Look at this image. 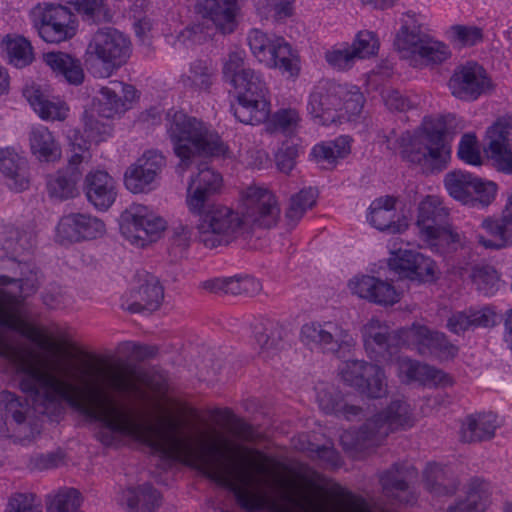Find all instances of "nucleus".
<instances>
[{
	"instance_id": "f257e3e1",
	"label": "nucleus",
	"mask_w": 512,
	"mask_h": 512,
	"mask_svg": "<svg viewBox=\"0 0 512 512\" xmlns=\"http://www.w3.org/2000/svg\"><path fill=\"white\" fill-rule=\"evenodd\" d=\"M279 215L275 195L266 188L250 186L242 195L241 212L219 206L202 218L199 240L208 248L227 245L238 237L252 235L256 228L273 227Z\"/></svg>"
},
{
	"instance_id": "f03ea898",
	"label": "nucleus",
	"mask_w": 512,
	"mask_h": 512,
	"mask_svg": "<svg viewBox=\"0 0 512 512\" xmlns=\"http://www.w3.org/2000/svg\"><path fill=\"white\" fill-rule=\"evenodd\" d=\"M231 491L239 507L245 512H372L367 503L335 484L332 493L344 504L343 510L331 509L320 498L307 494L299 496L284 493L285 506L277 504L265 491L260 481H213Z\"/></svg>"
},
{
	"instance_id": "7ed1b4c3",
	"label": "nucleus",
	"mask_w": 512,
	"mask_h": 512,
	"mask_svg": "<svg viewBox=\"0 0 512 512\" xmlns=\"http://www.w3.org/2000/svg\"><path fill=\"white\" fill-rule=\"evenodd\" d=\"M168 135L173 150L180 159L179 168L185 171L196 156H221L226 153L227 146L220 136L208 129L199 119L182 111L167 114Z\"/></svg>"
},
{
	"instance_id": "20e7f679",
	"label": "nucleus",
	"mask_w": 512,
	"mask_h": 512,
	"mask_svg": "<svg viewBox=\"0 0 512 512\" xmlns=\"http://www.w3.org/2000/svg\"><path fill=\"white\" fill-rule=\"evenodd\" d=\"M413 426L412 409L404 400H394L388 407L368 419L359 429L344 431L340 436L343 449L350 453L364 452L379 445L390 432Z\"/></svg>"
},
{
	"instance_id": "39448f33",
	"label": "nucleus",
	"mask_w": 512,
	"mask_h": 512,
	"mask_svg": "<svg viewBox=\"0 0 512 512\" xmlns=\"http://www.w3.org/2000/svg\"><path fill=\"white\" fill-rule=\"evenodd\" d=\"M454 119L452 114L425 119L422 132L403 150V158L431 172L443 170L450 158L447 133Z\"/></svg>"
},
{
	"instance_id": "423d86ee",
	"label": "nucleus",
	"mask_w": 512,
	"mask_h": 512,
	"mask_svg": "<svg viewBox=\"0 0 512 512\" xmlns=\"http://www.w3.org/2000/svg\"><path fill=\"white\" fill-rule=\"evenodd\" d=\"M129 38L112 27L98 29L86 49L88 70L98 78H108L128 61Z\"/></svg>"
},
{
	"instance_id": "0eeeda50",
	"label": "nucleus",
	"mask_w": 512,
	"mask_h": 512,
	"mask_svg": "<svg viewBox=\"0 0 512 512\" xmlns=\"http://www.w3.org/2000/svg\"><path fill=\"white\" fill-rule=\"evenodd\" d=\"M8 274L0 275V326L26 335L27 324L22 320L19 308L28 265L13 258L4 261Z\"/></svg>"
},
{
	"instance_id": "6e6552de",
	"label": "nucleus",
	"mask_w": 512,
	"mask_h": 512,
	"mask_svg": "<svg viewBox=\"0 0 512 512\" xmlns=\"http://www.w3.org/2000/svg\"><path fill=\"white\" fill-rule=\"evenodd\" d=\"M33 27L47 43H60L73 38L77 31L74 14L61 4L43 3L30 13Z\"/></svg>"
},
{
	"instance_id": "1a4fd4ad",
	"label": "nucleus",
	"mask_w": 512,
	"mask_h": 512,
	"mask_svg": "<svg viewBox=\"0 0 512 512\" xmlns=\"http://www.w3.org/2000/svg\"><path fill=\"white\" fill-rule=\"evenodd\" d=\"M301 341L311 349L344 358L354 346V339L340 324L333 321L309 322L302 326Z\"/></svg>"
},
{
	"instance_id": "9d476101",
	"label": "nucleus",
	"mask_w": 512,
	"mask_h": 512,
	"mask_svg": "<svg viewBox=\"0 0 512 512\" xmlns=\"http://www.w3.org/2000/svg\"><path fill=\"white\" fill-rule=\"evenodd\" d=\"M402 328L391 330L378 319H371L362 328V338L368 357L377 363L392 362L398 348L404 343Z\"/></svg>"
},
{
	"instance_id": "9b49d317",
	"label": "nucleus",
	"mask_w": 512,
	"mask_h": 512,
	"mask_svg": "<svg viewBox=\"0 0 512 512\" xmlns=\"http://www.w3.org/2000/svg\"><path fill=\"white\" fill-rule=\"evenodd\" d=\"M121 230L123 235L132 243L144 247L156 241L165 229V220L155 216L144 205H132L122 215Z\"/></svg>"
},
{
	"instance_id": "f8f14e48",
	"label": "nucleus",
	"mask_w": 512,
	"mask_h": 512,
	"mask_svg": "<svg viewBox=\"0 0 512 512\" xmlns=\"http://www.w3.org/2000/svg\"><path fill=\"white\" fill-rule=\"evenodd\" d=\"M343 93L345 85L329 80L314 87L309 96L308 111L316 123L328 126L340 120Z\"/></svg>"
},
{
	"instance_id": "ddd939ff",
	"label": "nucleus",
	"mask_w": 512,
	"mask_h": 512,
	"mask_svg": "<svg viewBox=\"0 0 512 512\" xmlns=\"http://www.w3.org/2000/svg\"><path fill=\"white\" fill-rule=\"evenodd\" d=\"M222 183V177L210 167L199 169L198 174L193 177L187 188L186 204L191 214L199 216L197 229L202 218L214 207L211 197L215 195Z\"/></svg>"
},
{
	"instance_id": "4468645a",
	"label": "nucleus",
	"mask_w": 512,
	"mask_h": 512,
	"mask_svg": "<svg viewBox=\"0 0 512 512\" xmlns=\"http://www.w3.org/2000/svg\"><path fill=\"white\" fill-rule=\"evenodd\" d=\"M73 147V155L68 165L47 177V190L51 198L64 201L79 194L78 183L82 178L80 165L85 159L84 153L88 148L85 141L83 145L73 143Z\"/></svg>"
},
{
	"instance_id": "2eb2a0df",
	"label": "nucleus",
	"mask_w": 512,
	"mask_h": 512,
	"mask_svg": "<svg viewBox=\"0 0 512 512\" xmlns=\"http://www.w3.org/2000/svg\"><path fill=\"white\" fill-rule=\"evenodd\" d=\"M29 402L9 391L0 392V421L13 429L20 437L32 438L40 433L38 424L34 421Z\"/></svg>"
},
{
	"instance_id": "dca6fc26",
	"label": "nucleus",
	"mask_w": 512,
	"mask_h": 512,
	"mask_svg": "<svg viewBox=\"0 0 512 512\" xmlns=\"http://www.w3.org/2000/svg\"><path fill=\"white\" fill-rule=\"evenodd\" d=\"M453 96L464 101H474L492 89L485 69L476 62H467L455 69L449 80Z\"/></svg>"
},
{
	"instance_id": "f3484780",
	"label": "nucleus",
	"mask_w": 512,
	"mask_h": 512,
	"mask_svg": "<svg viewBox=\"0 0 512 512\" xmlns=\"http://www.w3.org/2000/svg\"><path fill=\"white\" fill-rule=\"evenodd\" d=\"M404 343L413 346L421 355H435L439 358H453L458 353V348L449 342L442 332L431 330L427 326L412 324L410 327L402 328Z\"/></svg>"
},
{
	"instance_id": "a211bd4d",
	"label": "nucleus",
	"mask_w": 512,
	"mask_h": 512,
	"mask_svg": "<svg viewBox=\"0 0 512 512\" xmlns=\"http://www.w3.org/2000/svg\"><path fill=\"white\" fill-rule=\"evenodd\" d=\"M512 117L499 118L486 133L485 152L497 170L512 173Z\"/></svg>"
},
{
	"instance_id": "6ab92c4d",
	"label": "nucleus",
	"mask_w": 512,
	"mask_h": 512,
	"mask_svg": "<svg viewBox=\"0 0 512 512\" xmlns=\"http://www.w3.org/2000/svg\"><path fill=\"white\" fill-rule=\"evenodd\" d=\"M388 266L399 278H408L420 282L434 279V261L417 251L399 250L394 252L388 260Z\"/></svg>"
},
{
	"instance_id": "aec40b11",
	"label": "nucleus",
	"mask_w": 512,
	"mask_h": 512,
	"mask_svg": "<svg viewBox=\"0 0 512 512\" xmlns=\"http://www.w3.org/2000/svg\"><path fill=\"white\" fill-rule=\"evenodd\" d=\"M105 232V224L86 213H70L63 216L57 226V234L63 240L80 242L96 239Z\"/></svg>"
},
{
	"instance_id": "412c9836",
	"label": "nucleus",
	"mask_w": 512,
	"mask_h": 512,
	"mask_svg": "<svg viewBox=\"0 0 512 512\" xmlns=\"http://www.w3.org/2000/svg\"><path fill=\"white\" fill-rule=\"evenodd\" d=\"M163 297V288L157 278L147 274L137 288L125 295L122 307L131 313H151L160 307Z\"/></svg>"
},
{
	"instance_id": "4be33fe9",
	"label": "nucleus",
	"mask_w": 512,
	"mask_h": 512,
	"mask_svg": "<svg viewBox=\"0 0 512 512\" xmlns=\"http://www.w3.org/2000/svg\"><path fill=\"white\" fill-rule=\"evenodd\" d=\"M481 227L491 239L478 235V242L487 249L500 250L512 245V203L507 198L506 205L500 217H486Z\"/></svg>"
},
{
	"instance_id": "5701e85b",
	"label": "nucleus",
	"mask_w": 512,
	"mask_h": 512,
	"mask_svg": "<svg viewBox=\"0 0 512 512\" xmlns=\"http://www.w3.org/2000/svg\"><path fill=\"white\" fill-rule=\"evenodd\" d=\"M352 293L379 305H393L399 300L394 286L374 276L363 275L349 282Z\"/></svg>"
},
{
	"instance_id": "b1692460",
	"label": "nucleus",
	"mask_w": 512,
	"mask_h": 512,
	"mask_svg": "<svg viewBox=\"0 0 512 512\" xmlns=\"http://www.w3.org/2000/svg\"><path fill=\"white\" fill-rule=\"evenodd\" d=\"M83 189L87 200L99 210H107L115 202L117 196L115 180L102 170L88 173Z\"/></svg>"
},
{
	"instance_id": "393cba45",
	"label": "nucleus",
	"mask_w": 512,
	"mask_h": 512,
	"mask_svg": "<svg viewBox=\"0 0 512 512\" xmlns=\"http://www.w3.org/2000/svg\"><path fill=\"white\" fill-rule=\"evenodd\" d=\"M236 0H198L195 10L203 18L210 19L223 34L235 29Z\"/></svg>"
},
{
	"instance_id": "a878e982",
	"label": "nucleus",
	"mask_w": 512,
	"mask_h": 512,
	"mask_svg": "<svg viewBox=\"0 0 512 512\" xmlns=\"http://www.w3.org/2000/svg\"><path fill=\"white\" fill-rule=\"evenodd\" d=\"M395 198L391 196L381 197L372 202L367 216L372 226L380 231L392 234L401 233L407 228V222L401 220L395 209Z\"/></svg>"
},
{
	"instance_id": "bb28decb",
	"label": "nucleus",
	"mask_w": 512,
	"mask_h": 512,
	"mask_svg": "<svg viewBox=\"0 0 512 512\" xmlns=\"http://www.w3.org/2000/svg\"><path fill=\"white\" fill-rule=\"evenodd\" d=\"M0 171L8 187L16 192L26 190L30 184L28 162L10 149H0Z\"/></svg>"
},
{
	"instance_id": "cd10ccee",
	"label": "nucleus",
	"mask_w": 512,
	"mask_h": 512,
	"mask_svg": "<svg viewBox=\"0 0 512 512\" xmlns=\"http://www.w3.org/2000/svg\"><path fill=\"white\" fill-rule=\"evenodd\" d=\"M448 210L435 196H427L418 206L416 225L422 238L448 223Z\"/></svg>"
},
{
	"instance_id": "c85d7f7f",
	"label": "nucleus",
	"mask_w": 512,
	"mask_h": 512,
	"mask_svg": "<svg viewBox=\"0 0 512 512\" xmlns=\"http://www.w3.org/2000/svg\"><path fill=\"white\" fill-rule=\"evenodd\" d=\"M497 427V416L492 412L470 414L462 422L460 440L464 443L489 440Z\"/></svg>"
},
{
	"instance_id": "c756f323",
	"label": "nucleus",
	"mask_w": 512,
	"mask_h": 512,
	"mask_svg": "<svg viewBox=\"0 0 512 512\" xmlns=\"http://www.w3.org/2000/svg\"><path fill=\"white\" fill-rule=\"evenodd\" d=\"M254 339L260 354L274 355L284 346L285 329L270 319L258 320L253 324Z\"/></svg>"
},
{
	"instance_id": "7c9ffc66",
	"label": "nucleus",
	"mask_w": 512,
	"mask_h": 512,
	"mask_svg": "<svg viewBox=\"0 0 512 512\" xmlns=\"http://www.w3.org/2000/svg\"><path fill=\"white\" fill-rule=\"evenodd\" d=\"M23 95L40 118L51 121L66 119L68 107L63 101L49 98L34 86L26 88Z\"/></svg>"
},
{
	"instance_id": "2f4dec72",
	"label": "nucleus",
	"mask_w": 512,
	"mask_h": 512,
	"mask_svg": "<svg viewBox=\"0 0 512 512\" xmlns=\"http://www.w3.org/2000/svg\"><path fill=\"white\" fill-rule=\"evenodd\" d=\"M205 290L214 293L255 296L261 290V284L251 276L216 278L202 283Z\"/></svg>"
},
{
	"instance_id": "473e14b6",
	"label": "nucleus",
	"mask_w": 512,
	"mask_h": 512,
	"mask_svg": "<svg viewBox=\"0 0 512 512\" xmlns=\"http://www.w3.org/2000/svg\"><path fill=\"white\" fill-rule=\"evenodd\" d=\"M122 501L129 512H156L161 505V495L151 484L144 483L123 491Z\"/></svg>"
},
{
	"instance_id": "72a5a7b5",
	"label": "nucleus",
	"mask_w": 512,
	"mask_h": 512,
	"mask_svg": "<svg viewBox=\"0 0 512 512\" xmlns=\"http://www.w3.org/2000/svg\"><path fill=\"white\" fill-rule=\"evenodd\" d=\"M398 370L401 376H405L407 381L431 380L436 384L443 386L452 383L451 377L433 366L421 364L418 361L407 357L397 358Z\"/></svg>"
},
{
	"instance_id": "f704fd0d",
	"label": "nucleus",
	"mask_w": 512,
	"mask_h": 512,
	"mask_svg": "<svg viewBox=\"0 0 512 512\" xmlns=\"http://www.w3.org/2000/svg\"><path fill=\"white\" fill-rule=\"evenodd\" d=\"M380 483L386 497L402 504H412L415 501V496L410 491L406 481L405 473L398 464H394L380 475Z\"/></svg>"
},
{
	"instance_id": "c9c22d12",
	"label": "nucleus",
	"mask_w": 512,
	"mask_h": 512,
	"mask_svg": "<svg viewBox=\"0 0 512 512\" xmlns=\"http://www.w3.org/2000/svg\"><path fill=\"white\" fill-rule=\"evenodd\" d=\"M217 77V69L211 60L197 59L189 67L188 73L180 77L181 84L193 91H210Z\"/></svg>"
},
{
	"instance_id": "e433bc0d",
	"label": "nucleus",
	"mask_w": 512,
	"mask_h": 512,
	"mask_svg": "<svg viewBox=\"0 0 512 512\" xmlns=\"http://www.w3.org/2000/svg\"><path fill=\"white\" fill-rule=\"evenodd\" d=\"M230 110L239 122L258 125L268 119L270 103L268 100H255L238 95L237 102L231 105Z\"/></svg>"
},
{
	"instance_id": "4c0bfd02",
	"label": "nucleus",
	"mask_w": 512,
	"mask_h": 512,
	"mask_svg": "<svg viewBox=\"0 0 512 512\" xmlns=\"http://www.w3.org/2000/svg\"><path fill=\"white\" fill-rule=\"evenodd\" d=\"M490 485L488 482L472 479L466 497L448 507L449 512H484L489 502Z\"/></svg>"
},
{
	"instance_id": "58836bf2",
	"label": "nucleus",
	"mask_w": 512,
	"mask_h": 512,
	"mask_svg": "<svg viewBox=\"0 0 512 512\" xmlns=\"http://www.w3.org/2000/svg\"><path fill=\"white\" fill-rule=\"evenodd\" d=\"M492 325H494V313L488 308L455 312L449 317L447 322L448 329L455 334H461L477 327H489Z\"/></svg>"
},
{
	"instance_id": "ea45409f",
	"label": "nucleus",
	"mask_w": 512,
	"mask_h": 512,
	"mask_svg": "<svg viewBox=\"0 0 512 512\" xmlns=\"http://www.w3.org/2000/svg\"><path fill=\"white\" fill-rule=\"evenodd\" d=\"M268 54L272 59L270 63H264L267 67L278 68L282 73H287L289 76L298 75L297 55L283 37L273 35V42Z\"/></svg>"
},
{
	"instance_id": "a19ab883",
	"label": "nucleus",
	"mask_w": 512,
	"mask_h": 512,
	"mask_svg": "<svg viewBox=\"0 0 512 512\" xmlns=\"http://www.w3.org/2000/svg\"><path fill=\"white\" fill-rule=\"evenodd\" d=\"M30 148L40 161L54 162L61 156V149L47 127H34L30 132Z\"/></svg>"
},
{
	"instance_id": "79ce46f5",
	"label": "nucleus",
	"mask_w": 512,
	"mask_h": 512,
	"mask_svg": "<svg viewBox=\"0 0 512 512\" xmlns=\"http://www.w3.org/2000/svg\"><path fill=\"white\" fill-rule=\"evenodd\" d=\"M45 63L67 82L79 85L84 80V72L78 59L63 52H50L44 55Z\"/></svg>"
},
{
	"instance_id": "37998d69",
	"label": "nucleus",
	"mask_w": 512,
	"mask_h": 512,
	"mask_svg": "<svg viewBox=\"0 0 512 512\" xmlns=\"http://www.w3.org/2000/svg\"><path fill=\"white\" fill-rule=\"evenodd\" d=\"M477 176L462 171L454 170L446 174L444 183L451 197L464 203L470 204L473 201L472 190H475Z\"/></svg>"
},
{
	"instance_id": "c03bdc74",
	"label": "nucleus",
	"mask_w": 512,
	"mask_h": 512,
	"mask_svg": "<svg viewBox=\"0 0 512 512\" xmlns=\"http://www.w3.org/2000/svg\"><path fill=\"white\" fill-rule=\"evenodd\" d=\"M427 35L416 24H404L395 36L394 47L401 57L409 58L418 54Z\"/></svg>"
},
{
	"instance_id": "a18cd8bd",
	"label": "nucleus",
	"mask_w": 512,
	"mask_h": 512,
	"mask_svg": "<svg viewBox=\"0 0 512 512\" xmlns=\"http://www.w3.org/2000/svg\"><path fill=\"white\" fill-rule=\"evenodd\" d=\"M87 24H102L112 21L113 13L104 0H68Z\"/></svg>"
},
{
	"instance_id": "49530a36",
	"label": "nucleus",
	"mask_w": 512,
	"mask_h": 512,
	"mask_svg": "<svg viewBox=\"0 0 512 512\" xmlns=\"http://www.w3.org/2000/svg\"><path fill=\"white\" fill-rule=\"evenodd\" d=\"M350 153V140L340 136L335 140L322 142L313 147L311 155L317 163L333 165L338 159L346 157Z\"/></svg>"
},
{
	"instance_id": "de8ad7c7",
	"label": "nucleus",
	"mask_w": 512,
	"mask_h": 512,
	"mask_svg": "<svg viewBox=\"0 0 512 512\" xmlns=\"http://www.w3.org/2000/svg\"><path fill=\"white\" fill-rule=\"evenodd\" d=\"M95 101L98 114L107 119L113 118L115 115L124 113L127 110L125 100L116 91L113 81L108 86L100 88Z\"/></svg>"
},
{
	"instance_id": "09e8293b",
	"label": "nucleus",
	"mask_w": 512,
	"mask_h": 512,
	"mask_svg": "<svg viewBox=\"0 0 512 512\" xmlns=\"http://www.w3.org/2000/svg\"><path fill=\"white\" fill-rule=\"evenodd\" d=\"M425 480L430 492L438 496L452 495L458 487L456 481L448 479L445 469L437 463L427 465Z\"/></svg>"
},
{
	"instance_id": "8fccbe9b",
	"label": "nucleus",
	"mask_w": 512,
	"mask_h": 512,
	"mask_svg": "<svg viewBox=\"0 0 512 512\" xmlns=\"http://www.w3.org/2000/svg\"><path fill=\"white\" fill-rule=\"evenodd\" d=\"M232 87L238 90L239 96H246L248 98H254L255 100H267L266 84L261 75L253 69L246 71L241 78H238L237 82L233 84Z\"/></svg>"
},
{
	"instance_id": "3c124183",
	"label": "nucleus",
	"mask_w": 512,
	"mask_h": 512,
	"mask_svg": "<svg viewBox=\"0 0 512 512\" xmlns=\"http://www.w3.org/2000/svg\"><path fill=\"white\" fill-rule=\"evenodd\" d=\"M432 249L439 253H448L456 251L461 246L460 235L453 231L449 223L443 225L440 229L436 230L431 235L423 238Z\"/></svg>"
},
{
	"instance_id": "603ef678",
	"label": "nucleus",
	"mask_w": 512,
	"mask_h": 512,
	"mask_svg": "<svg viewBox=\"0 0 512 512\" xmlns=\"http://www.w3.org/2000/svg\"><path fill=\"white\" fill-rule=\"evenodd\" d=\"M81 494L74 488L59 490L47 503V512H82Z\"/></svg>"
},
{
	"instance_id": "864d4df0",
	"label": "nucleus",
	"mask_w": 512,
	"mask_h": 512,
	"mask_svg": "<svg viewBox=\"0 0 512 512\" xmlns=\"http://www.w3.org/2000/svg\"><path fill=\"white\" fill-rule=\"evenodd\" d=\"M316 202V192L312 188H305L293 195L286 211V218L293 226L303 217L305 212L312 208Z\"/></svg>"
},
{
	"instance_id": "5fc2aeb1",
	"label": "nucleus",
	"mask_w": 512,
	"mask_h": 512,
	"mask_svg": "<svg viewBox=\"0 0 512 512\" xmlns=\"http://www.w3.org/2000/svg\"><path fill=\"white\" fill-rule=\"evenodd\" d=\"M300 449L306 451L312 460H319L324 468L337 469L342 466L341 456L333 446L316 445L307 442L302 443Z\"/></svg>"
},
{
	"instance_id": "6e6d98bb",
	"label": "nucleus",
	"mask_w": 512,
	"mask_h": 512,
	"mask_svg": "<svg viewBox=\"0 0 512 512\" xmlns=\"http://www.w3.org/2000/svg\"><path fill=\"white\" fill-rule=\"evenodd\" d=\"M7 54L9 62L17 68L29 65L34 59L31 43L22 36L7 41Z\"/></svg>"
},
{
	"instance_id": "4d7b16f0",
	"label": "nucleus",
	"mask_w": 512,
	"mask_h": 512,
	"mask_svg": "<svg viewBox=\"0 0 512 512\" xmlns=\"http://www.w3.org/2000/svg\"><path fill=\"white\" fill-rule=\"evenodd\" d=\"M156 180L149 169L143 168L137 161L125 172L124 183L128 190L133 193H141L151 189V184Z\"/></svg>"
},
{
	"instance_id": "13d9d810",
	"label": "nucleus",
	"mask_w": 512,
	"mask_h": 512,
	"mask_svg": "<svg viewBox=\"0 0 512 512\" xmlns=\"http://www.w3.org/2000/svg\"><path fill=\"white\" fill-rule=\"evenodd\" d=\"M363 385L357 387V391L371 398H380L386 393L384 383V371L378 364L367 367L366 377L363 378Z\"/></svg>"
},
{
	"instance_id": "bf43d9fd",
	"label": "nucleus",
	"mask_w": 512,
	"mask_h": 512,
	"mask_svg": "<svg viewBox=\"0 0 512 512\" xmlns=\"http://www.w3.org/2000/svg\"><path fill=\"white\" fill-rule=\"evenodd\" d=\"M32 247L30 235L15 227H7L2 237V248L11 255H20Z\"/></svg>"
},
{
	"instance_id": "052dcab7",
	"label": "nucleus",
	"mask_w": 512,
	"mask_h": 512,
	"mask_svg": "<svg viewBox=\"0 0 512 512\" xmlns=\"http://www.w3.org/2000/svg\"><path fill=\"white\" fill-rule=\"evenodd\" d=\"M4 512H42V506L34 493L16 492L8 498Z\"/></svg>"
},
{
	"instance_id": "680f3d73",
	"label": "nucleus",
	"mask_w": 512,
	"mask_h": 512,
	"mask_svg": "<svg viewBox=\"0 0 512 512\" xmlns=\"http://www.w3.org/2000/svg\"><path fill=\"white\" fill-rule=\"evenodd\" d=\"M450 54V50L446 44L434 40L427 35L417 55L427 63L440 64L446 61L450 57Z\"/></svg>"
},
{
	"instance_id": "e2e57ef3",
	"label": "nucleus",
	"mask_w": 512,
	"mask_h": 512,
	"mask_svg": "<svg viewBox=\"0 0 512 512\" xmlns=\"http://www.w3.org/2000/svg\"><path fill=\"white\" fill-rule=\"evenodd\" d=\"M247 41L251 52L261 63H270L271 56L268 54L273 42V35L268 36L259 29H253L249 32Z\"/></svg>"
},
{
	"instance_id": "0e129e2a",
	"label": "nucleus",
	"mask_w": 512,
	"mask_h": 512,
	"mask_svg": "<svg viewBox=\"0 0 512 512\" xmlns=\"http://www.w3.org/2000/svg\"><path fill=\"white\" fill-rule=\"evenodd\" d=\"M245 53L243 51H234L229 53L228 58L223 64V79L231 86L235 84L238 78H241L246 71L251 68L246 67L244 61Z\"/></svg>"
},
{
	"instance_id": "69168bd1",
	"label": "nucleus",
	"mask_w": 512,
	"mask_h": 512,
	"mask_svg": "<svg viewBox=\"0 0 512 512\" xmlns=\"http://www.w3.org/2000/svg\"><path fill=\"white\" fill-rule=\"evenodd\" d=\"M300 121L299 113L293 108H284L276 111L271 118L273 132L292 134L296 131Z\"/></svg>"
},
{
	"instance_id": "338daca9",
	"label": "nucleus",
	"mask_w": 512,
	"mask_h": 512,
	"mask_svg": "<svg viewBox=\"0 0 512 512\" xmlns=\"http://www.w3.org/2000/svg\"><path fill=\"white\" fill-rule=\"evenodd\" d=\"M498 186L495 182L477 177L475 190H472V206L488 207L496 198Z\"/></svg>"
},
{
	"instance_id": "774afa93",
	"label": "nucleus",
	"mask_w": 512,
	"mask_h": 512,
	"mask_svg": "<svg viewBox=\"0 0 512 512\" xmlns=\"http://www.w3.org/2000/svg\"><path fill=\"white\" fill-rule=\"evenodd\" d=\"M372 363L359 360H346L341 368V377L343 381L357 389L358 386L363 385V378L366 377L367 367Z\"/></svg>"
}]
</instances>
